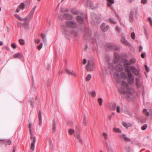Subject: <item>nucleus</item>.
I'll return each instance as SVG.
<instances>
[{
  "label": "nucleus",
  "mask_w": 152,
  "mask_h": 152,
  "mask_svg": "<svg viewBox=\"0 0 152 152\" xmlns=\"http://www.w3.org/2000/svg\"><path fill=\"white\" fill-rule=\"evenodd\" d=\"M95 68V65L93 60H88V63L86 65V69L90 71L93 70Z\"/></svg>",
  "instance_id": "1"
},
{
  "label": "nucleus",
  "mask_w": 152,
  "mask_h": 152,
  "mask_svg": "<svg viewBox=\"0 0 152 152\" xmlns=\"http://www.w3.org/2000/svg\"><path fill=\"white\" fill-rule=\"evenodd\" d=\"M121 87L119 89L120 93L121 94H124L125 93L124 89L128 86L127 83L125 81L122 80L121 82Z\"/></svg>",
  "instance_id": "2"
},
{
  "label": "nucleus",
  "mask_w": 152,
  "mask_h": 152,
  "mask_svg": "<svg viewBox=\"0 0 152 152\" xmlns=\"http://www.w3.org/2000/svg\"><path fill=\"white\" fill-rule=\"evenodd\" d=\"M66 24L67 27L74 28H76L77 26L76 23L74 21H67L66 22Z\"/></svg>",
  "instance_id": "3"
},
{
  "label": "nucleus",
  "mask_w": 152,
  "mask_h": 152,
  "mask_svg": "<svg viewBox=\"0 0 152 152\" xmlns=\"http://www.w3.org/2000/svg\"><path fill=\"white\" fill-rule=\"evenodd\" d=\"M130 69L132 73L135 74L136 76L139 77H141V74H140L139 70L134 66H130Z\"/></svg>",
  "instance_id": "4"
},
{
  "label": "nucleus",
  "mask_w": 152,
  "mask_h": 152,
  "mask_svg": "<svg viewBox=\"0 0 152 152\" xmlns=\"http://www.w3.org/2000/svg\"><path fill=\"white\" fill-rule=\"evenodd\" d=\"M106 45L107 48L110 50H118V47L113 43H107Z\"/></svg>",
  "instance_id": "5"
},
{
  "label": "nucleus",
  "mask_w": 152,
  "mask_h": 152,
  "mask_svg": "<svg viewBox=\"0 0 152 152\" xmlns=\"http://www.w3.org/2000/svg\"><path fill=\"white\" fill-rule=\"evenodd\" d=\"M84 3L85 4H86V7L91 9H94V7L92 3L89 0H85Z\"/></svg>",
  "instance_id": "6"
},
{
  "label": "nucleus",
  "mask_w": 152,
  "mask_h": 152,
  "mask_svg": "<svg viewBox=\"0 0 152 152\" xmlns=\"http://www.w3.org/2000/svg\"><path fill=\"white\" fill-rule=\"evenodd\" d=\"M127 81L129 84H132L134 82V77L131 73H128Z\"/></svg>",
  "instance_id": "7"
},
{
  "label": "nucleus",
  "mask_w": 152,
  "mask_h": 152,
  "mask_svg": "<svg viewBox=\"0 0 152 152\" xmlns=\"http://www.w3.org/2000/svg\"><path fill=\"white\" fill-rule=\"evenodd\" d=\"M100 27L103 31L105 32L109 28V26L108 25L105 26V23H103L101 25Z\"/></svg>",
  "instance_id": "8"
},
{
  "label": "nucleus",
  "mask_w": 152,
  "mask_h": 152,
  "mask_svg": "<svg viewBox=\"0 0 152 152\" xmlns=\"http://www.w3.org/2000/svg\"><path fill=\"white\" fill-rule=\"evenodd\" d=\"M91 15L92 19L94 23H97V20H98V18L97 17V15L93 12H91Z\"/></svg>",
  "instance_id": "9"
},
{
  "label": "nucleus",
  "mask_w": 152,
  "mask_h": 152,
  "mask_svg": "<svg viewBox=\"0 0 152 152\" xmlns=\"http://www.w3.org/2000/svg\"><path fill=\"white\" fill-rule=\"evenodd\" d=\"M63 17L67 20H72L73 18V17L72 15L69 14L65 13L64 14L63 16Z\"/></svg>",
  "instance_id": "10"
},
{
  "label": "nucleus",
  "mask_w": 152,
  "mask_h": 152,
  "mask_svg": "<svg viewBox=\"0 0 152 152\" xmlns=\"http://www.w3.org/2000/svg\"><path fill=\"white\" fill-rule=\"evenodd\" d=\"M124 67L121 64L117 65L115 67V69L118 72H121L123 70Z\"/></svg>",
  "instance_id": "11"
},
{
  "label": "nucleus",
  "mask_w": 152,
  "mask_h": 152,
  "mask_svg": "<svg viewBox=\"0 0 152 152\" xmlns=\"http://www.w3.org/2000/svg\"><path fill=\"white\" fill-rule=\"evenodd\" d=\"M76 19L79 23L82 24L84 22L83 18L81 16L78 15L76 17Z\"/></svg>",
  "instance_id": "12"
},
{
  "label": "nucleus",
  "mask_w": 152,
  "mask_h": 152,
  "mask_svg": "<svg viewBox=\"0 0 152 152\" xmlns=\"http://www.w3.org/2000/svg\"><path fill=\"white\" fill-rule=\"evenodd\" d=\"M36 8H37V6H35L31 10V11H30V12L29 15L27 17V18H28H28H32L33 15V14L34 13V12L35 10L36 9Z\"/></svg>",
  "instance_id": "13"
},
{
  "label": "nucleus",
  "mask_w": 152,
  "mask_h": 152,
  "mask_svg": "<svg viewBox=\"0 0 152 152\" xmlns=\"http://www.w3.org/2000/svg\"><path fill=\"white\" fill-rule=\"evenodd\" d=\"M74 136L77 139L79 140L80 143H83V140L81 138L79 134L76 133L74 134Z\"/></svg>",
  "instance_id": "14"
},
{
  "label": "nucleus",
  "mask_w": 152,
  "mask_h": 152,
  "mask_svg": "<svg viewBox=\"0 0 152 152\" xmlns=\"http://www.w3.org/2000/svg\"><path fill=\"white\" fill-rule=\"evenodd\" d=\"M52 131L53 133H55L56 132V125L55 120L54 119L53 120L52 122Z\"/></svg>",
  "instance_id": "15"
},
{
  "label": "nucleus",
  "mask_w": 152,
  "mask_h": 152,
  "mask_svg": "<svg viewBox=\"0 0 152 152\" xmlns=\"http://www.w3.org/2000/svg\"><path fill=\"white\" fill-rule=\"evenodd\" d=\"M134 12L133 11L131 10L129 14V20L131 23L133 21Z\"/></svg>",
  "instance_id": "16"
},
{
  "label": "nucleus",
  "mask_w": 152,
  "mask_h": 152,
  "mask_svg": "<svg viewBox=\"0 0 152 152\" xmlns=\"http://www.w3.org/2000/svg\"><path fill=\"white\" fill-rule=\"evenodd\" d=\"M140 78H136L135 79V84L136 86L138 88L140 87Z\"/></svg>",
  "instance_id": "17"
},
{
  "label": "nucleus",
  "mask_w": 152,
  "mask_h": 152,
  "mask_svg": "<svg viewBox=\"0 0 152 152\" xmlns=\"http://www.w3.org/2000/svg\"><path fill=\"white\" fill-rule=\"evenodd\" d=\"M149 111L150 112H148L146 109H144L143 110V112L144 114L147 116L151 115L152 111L151 110Z\"/></svg>",
  "instance_id": "18"
},
{
  "label": "nucleus",
  "mask_w": 152,
  "mask_h": 152,
  "mask_svg": "<svg viewBox=\"0 0 152 152\" xmlns=\"http://www.w3.org/2000/svg\"><path fill=\"white\" fill-rule=\"evenodd\" d=\"M124 69L125 71L128 73H131V70H130V66H128L127 65H124Z\"/></svg>",
  "instance_id": "19"
},
{
  "label": "nucleus",
  "mask_w": 152,
  "mask_h": 152,
  "mask_svg": "<svg viewBox=\"0 0 152 152\" xmlns=\"http://www.w3.org/2000/svg\"><path fill=\"white\" fill-rule=\"evenodd\" d=\"M135 91L134 89L132 88H128L127 90V92L129 94H133Z\"/></svg>",
  "instance_id": "20"
},
{
  "label": "nucleus",
  "mask_w": 152,
  "mask_h": 152,
  "mask_svg": "<svg viewBox=\"0 0 152 152\" xmlns=\"http://www.w3.org/2000/svg\"><path fill=\"white\" fill-rule=\"evenodd\" d=\"M22 56L21 53H19L13 55V57L14 58H20Z\"/></svg>",
  "instance_id": "21"
},
{
  "label": "nucleus",
  "mask_w": 152,
  "mask_h": 152,
  "mask_svg": "<svg viewBox=\"0 0 152 152\" xmlns=\"http://www.w3.org/2000/svg\"><path fill=\"white\" fill-rule=\"evenodd\" d=\"M39 125L40 126L42 124V113L40 111L39 112Z\"/></svg>",
  "instance_id": "22"
},
{
  "label": "nucleus",
  "mask_w": 152,
  "mask_h": 152,
  "mask_svg": "<svg viewBox=\"0 0 152 152\" xmlns=\"http://www.w3.org/2000/svg\"><path fill=\"white\" fill-rule=\"evenodd\" d=\"M16 18L19 19L20 21H23V20H25L26 21H28L30 19H28V18H21L19 15H16Z\"/></svg>",
  "instance_id": "23"
},
{
  "label": "nucleus",
  "mask_w": 152,
  "mask_h": 152,
  "mask_svg": "<svg viewBox=\"0 0 152 152\" xmlns=\"http://www.w3.org/2000/svg\"><path fill=\"white\" fill-rule=\"evenodd\" d=\"M122 124L123 126L126 129L128 128L129 127L131 126V124L129 123L127 124L126 122L124 121L122 122Z\"/></svg>",
  "instance_id": "24"
},
{
  "label": "nucleus",
  "mask_w": 152,
  "mask_h": 152,
  "mask_svg": "<svg viewBox=\"0 0 152 152\" xmlns=\"http://www.w3.org/2000/svg\"><path fill=\"white\" fill-rule=\"evenodd\" d=\"M115 57V59L114 60V63H116L117 62L118 60V54L117 53H115L114 54Z\"/></svg>",
  "instance_id": "25"
},
{
  "label": "nucleus",
  "mask_w": 152,
  "mask_h": 152,
  "mask_svg": "<svg viewBox=\"0 0 152 152\" xmlns=\"http://www.w3.org/2000/svg\"><path fill=\"white\" fill-rule=\"evenodd\" d=\"M116 104L115 103L110 104V108L112 110H115L116 108Z\"/></svg>",
  "instance_id": "26"
},
{
  "label": "nucleus",
  "mask_w": 152,
  "mask_h": 152,
  "mask_svg": "<svg viewBox=\"0 0 152 152\" xmlns=\"http://www.w3.org/2000/svg\"><path fill=\"white\" fill-rule=\"evenodd\" d=\"M121 76L122 79L124 80L127 78V76L126 74L124 72H122L121 73Z\"/></svg>",
  "instance_id": "27"
},
{
  "label": "nucleus",
  "mask_w": 152,
  "mask_h": 152,
  "mask_svg": "<svg viewBox=\"0 0 152 152\" xmlns=\"http://www.w3.org/2000/svg\"><path fill=\"white\" fill-rule=\"evenodd\" d=\"M107 6L108 7H110L112 4L114 3V0H107Z\"/></svg>",
  "instance_id": "28"
},
{
  "label": "nucleus",
  "mask_w": 152,
  "mask_h": 152,
  "mask_svg": "<svg viewBox=\"0 0 152 152\" xmlns=\"http://www.w3.org/2000/svg\"><path fill=\"white\" fill-rule=\"evenodd\" d=\"M113 131L115 132L118 133H121L122 132L121 130L119 128L115 127L113 129Z\"/></svg>",
  "instance_id": "29"
},
{
  "label": "nucleus",
  "mask_w": 152,
  "mask_h": 152,
  "mask_svg": "<svg viewBox=\"0 0 152 152\" xmlns=\"http://www.w3.org/2000/svg\"><path fill=\"white\" fill-rule=\"evenodd\" d=\"M124 65H130V63L128 61V60L127 59H124Z\"/></svg>",
  "instance_id": "30"
},
{
  "label": "nucleus",
  "mask_w": 152,
  "mask_h": 152,
  "mask_svg": "<svg viewBox=\"0 0 152 152\" xmlns=\"http://www.w3.org/2000/svg\"><path fill=\"white\" fill-rule=\"evenodd\" d=\"M60 10L62 12H68L69 11V9L68 8L64 7L61 8Z\"/></svg>",
  "instance_id": "31"
},
{
  "label": "nucleus",
  "mask_w": 152,
  "mask_h": 152,
  "mask_svg": "<svg viewBox=\"0 0 152 152\" xmlns=\"http://www.w3.org/2000/svg\"><path fill=\"white\" fill-rule=\"evenodd\" d=\"M25 7V4L24 3H21L19 5V7L20 9L23 10Z\"/></svg>",
  "instance_id": "32"
},
{
  "label": "nucleus",
  "mask_w": 152,
  "mask_h": 152,
  "mask_svg": "<svg viewBox=\"0 0 152 152\" xmlns=\"http://www.w3.org/2000/svg\"><path fill=\"white\" fill-rule=\"evenodd\" d=\"M71 12L75 14H77L78 13V11L76 9H72L71 10Z\"/></svg>",
  "instance_id": "33"
},
{
  "label": "nucleus",
  "mask_w": 152,
  "mask_h": 152,
  "mask_svg": "<svg viewBox=\"0 0 152 152\" xmlns=\"http://www.w3.org/2000/svg\"><path fill=\"white\" fill-rule=\"evenodd\" d=\"M102 135L104 137L105 140H107L108 139V137L107 136V134L106 132H103Z\"/></svg>",
  "instance_id": "34"
},
{
  "label": "nucleus",
  "mask_w": 152,
  "mask_h": 152,
  "mask_svg": "<svg viewBox=\"0 0 152 152\" xmlns=\"http://www.w3.org/2000/svg\"><path fill=\"white\" fill-rule=\"evenodd\" d=\"M136 60L134 58H131L129 60V63H130V64H134L136 62Z\"/></svg>",
  "instance_id": "35"
},
{
  "label": "nucleus",
  "mask_w": 152,
  "mask_h": 152,
  "mask_svg": "<svg viewBox=\"0 0 152 152\" xmlns=\"http://www.w3.org/2000/svg\"><path fill=\"white\" fill-rule=\"evenodd\" d=\"M41 38L43 40L44 42H46V39L45 37V35L44 34H42L40 35Z\"/></svg>",
  "instance_id": "36"
},
{
  "label": "nucleus",
  "mask_w": 152,
  "mask_h": 152,
  "mask_svg": "<svg viewBox=\"0 0 152 152\" xmlns=\"http://www.w3.org/2000/svg\"><path fill=\"white\" fill-rule=\"evenodd\" d=\"M91 75L90 74H88L87 76L86 77V81H89L91 80Z\"/></svg>",
  "instance_id": "37"
},
{
  "label": "nucleus",
  "mask_w": 152,
  "mask_h": 152,
  "mask_svg": "<svg viewBox=\"0 0 152 152\" xmlns=\"http://www.w3.org/2000/svg\"><path fill=\"white\" fill-rule=\"evenodd\" d=\"M84 117L83 120V124L85 126H86V125L87 121L86 120V117L85 115H84Z\"/></svg>",
  "instance_id": "38"
},
{
  "label": "nucleus",
  "mask_w": 152,
  "mask_h": 152,
  "mask_svg": "<svg viewBox=\"0 0 152 152\" xmlns=\"http://www.w3.org/2000/svg\"><path fill=\"white\" fill-rule=\"evenodd\" d=\"M11 141L10 140H9L7 141L6 142H4L3 143V144H5V145H10V144L11 143Z\"/></svg>",
  "instance_id": "39"
},
{
  "label": "nucleus",
  "mask_w": 152,
  "mask_h": 152,
  "mask_svg": "<svg viewBox=\"0 0 152 152\" xmlns=\"http://www.w3.org/2000/svg\"><path fill=\"white\" fill-rule=\"evenodd\" d=\"M116 81L118 83H119L121 81V78L119 77H115V78Z\"/></svg>",
  "instance_id": "40"
},
{
  "label": "nucleus",
  "mask_w": 152,
  "mask_h": 152,
  "mask_svg": "<svg viewBox=\"0 0 152 152\" xmlns=\"http://www.w3.org/2000/svg\"><path fill=\"white\" fill-rule=\"evenodd\" d=\"M98 102L100 105H102L103 102V100L101 98H99L98 99Z\"/></svg>",
  "instance_id": "41"
},
{
  "label": "nucleus",
  "mask_w": 152,
  "mask_h": 152,
  "mask_svg": "<svg viewBox=\"0 0 152 152\" xmlns=\"http://www.w3.org/2000/svg\"><path fill=\"white\" fill-rule=\"evenodd\" d=\"M148 20L149 22L150 25L152 26V19L151 17H149L147 19Z\"/></svg>",
  "instance_id": "42"
},
{
  "label": "nucleus",
  "mask_w": 152,
  "mask_h": 152,
  "mask_svg": "<svg viewBox=\"0 0 152 152\" xmlns=\"http://www.w3.org/2000/svg\"><path fill=\"white\" fill-rule=\"evenodd\" d=\"M147 125L146 124H145L143 125L141 127V129L142 130H145L147 127Z\"/></svg>",
  "instance_id": "43"
},
{
  "label": "nucleus",
  "mask_w": 152,
  "mask_h": 152,
  "mask_svg": "<svg viewBox=\"0 0 152 152\" xmlns=\"http://www.w3.org/2000/svg\"><path fill=\"white\" fill-rule=\"evenodd\" d=\"M71 34L75 36H77V32L75 31H73L71 32Z\"/></svg>",
  "instance_id": "44"
},
{
  "label": "nucleus",
  "mask_w": 152,
  "mask_h": 152,
  "mask_svg": "<svg viewBox=\"0 0 152 152\" xmlns=\"http://www.w3.org/2000/svg\"><path fill=\"white\" fill-rule=\"evenodd\" d=\"M91 96L93 97H95L96 96V92L95 91H93L91 93Z\"/></svg>",
  "instance_id": "45"
},
{
  "label": "nucleus",
  "mask_w": 152,
  "mask_h": 152,
  "mask_svg": "<svg viewBox=\"0 0 152 152\" xmlns=\"http://www.w3.org/2000/svg\"><path fill=\"white\" fill-rule=\"evenodd\" d=\"M28 128L29 132L31 133V131H32L31 127L32 126V124L31 123H29V124L28 125Z\"/></svg>",
  "instance_id": "46"
},
{
  "label": "nucleus",
  "mask_w": 152,
  "mask_h": 152,
  "mask_svg": "<svg viewBox=\"0 0 152 152\" xmlns=\"http://www.w3.org/2000/svg\"><path fill=\"white\" fill-rule=\"evenodd\" d=\"M43 44L42 43H40L39 45L37 47V48L40 50L42 47Z\"/></svg>",
  "instance_id": "47"
},
{
  "label": "nucleus",
  "mask_w": 152,
  "mask_h": 152,
  "mask_svg": "<svg viewBox=\"0 0 152 152\" xmlns=\"http://www.w3.org/2000/svg\"><path fill=\"white\" fill-rule=\"evenodd\" d=\"M19 42L21 45H23L25 43L24 40L23 39H20L19 40Z\"/></svg>",
  "instance_id": "48"
},
{
  "label": "nucleus",
  "mask_w": 152,
  "mask_h": 152,
  "mask_svg": "<svg viewBox=\"0 0 152 152\" xmlns=\"http://www.w3.org/2000/svg\"><path fill=\"white\" fill-rule=\"evenodd\" d=\"M61 29H62L63 31H66V29L67 28V27L64 25H62L61 27Z\"/></svg>",
  "instance_id": "49"
},
{
  "label": "nucleus",
  "mask_w": 152,
  "mask_h": 152,
  "mask_svg": "<svg viewBox=\"0 0 152 152\" xmlns=\"http://www.w3.org/2000/svg\"><path fill=\"white\" fill-rule=\"evenodd\" d=\"M124 136V137L123 138L124 139V140L127 141H130V140L125 135Z\"/></svg>",
  "instance_id": "50"
},
{
  "label": "nucleus",
  "mask_w": 152,
  "mask_h": 152,
  "mask_svg": "<svg viewBox=\"0 0 152 152\" xmlns=\"http://www.w3.org/2000/svg\"><path fill=\"white\" fill-rule=\"evenodd\" d=\"M35 144L31 143V148L32 151H34V149Z\"/></svg>",
  "instance_id": "51"
},
{
  "label": "nucleus",
  "mask_w": 152,
  "mask_h": 152,
  "mask_svg": "<svg viewBox=\"0 0 152 152\" xmlns=\"http://www.w3.org/2000/svg\"><path fill=\"white\" fill-rule=\"evenodd\" d=\"M28 102L30 104L32 107H33L34 106V102L32 101V100H28Z\"/></svg>",
  "instance_id": "52"
},
{
  "label": "nucleus",
  "mask_w": 152,
  "mask_h": 152,
  "mask_svg": "<svg viewBox=\"0 0 152 152\" xmlns=\"http://www.w3.org/2000/svg\"><path fill=\"white\" fill-rule=\"evenodd\" d=\"M66 72L67 73H69V74L72 75H73V71H69L68 69H66Z\"/></svg>",
  "instance_id": "53"
},
{
  "label": "nucleus",
  "mask_w": 152,
  "mask_h": 152,
  "mask_svg": "<svg viewBox=\"0 0 152 152\" xmlns=\"http://www.w3.org/2000/svg\"><path fill=\"white\" fill-rule=\"evenodd\" d=\"M69 132L70 135H71L74 132V130L73 129H69Z\"/></svg>",
  "instance_id": "54"
},
{
  "label": "nucleus",
  "mask_w": 152,
  "mask_h": 152,
  "mask_svg": "<svg viewBox=\"0 0 152 152\" xmlns=\"http://www.w3.org/2000/svg\"><path fill=\"white\" fill-rule=\"evenodd\" d=\"M131 37L132 39H135V34L134 32H132L131 34Z\"/></svg>",
  "instance_id": "55"
},
{
  "label": "nucleus",
  "mask_w": 152,
  "mask_h": 152,
  "mask_svg": "<svg viewBox=\"0 0 152 152\" xmlns=\"http://www.w3.org/2000/svg\"><path fill=\"white\" fill-rule=\"evenodd\" d=\"M114 78L115 77H120L119 74L117 72H115L114 74Z\"/></svg>",
  "instance_id": "56"
},
{
  "label": "nucleus",
  "mask_w": 152,
  "mask_h": 152,
  "mask_svg": "<svg viewBox=\"0 0 152 152\" xmlns=\"http://www.w3.org/2000/svg\"><path fill=\"white\" fill-rule=\"evenodd\" d=\"M146 56L145 53H142L141 55V56L142 58H144Z\"/></svg>",
  "instance_id": "57"
},
{
  "label": "nucleus",
  "mask_w": 152,
  "mask_h": 152,
  "mask_svg": "<svg viewBox=\"0 0 152 152\" xmlns=\"http://www.w3.org/2000/svg\"><path fill=\"white\" fill-rule=\"evenodd\" d=\"M36 139L35 137H33V139L32 140V143L35 144L36 141Z\"/></svg>",
  "instance_id": "58"
},
{
  "label": "nucleus",
  "mask_w": 152,
  "mask_h": 152,
  "mask_svg": "<svg viewBox=\"0 0 152 152\" xmlns=\"http://www.w3.org/2000/svg\"><path fill=\"white\" fill-rule=\"evenodd\" d=\"M145 68L147 72H148L149 71V68L147 65H145Z\"/></svg>",
  "instance_id": "59"
},
{
  "label": "nucleus",
  "mask_w": 152,
  "mask_h": 152,
  "mask_svg": "<svg viewBox=\"0 0 152 152\" xmlns=\"http://www.w3.org/2000/svg\"><path fill=\"white\" fill-rule=\"evenodd\" d=\"M113 67H114V66H113V63H111L109 64V68L110 69L113 68Z\"/></svg>",
  "instance_id": "60"
},
{
  "label": "nucleus",
  "mask_w": 152,
  "mask_h": 152,
  "mask_svg": "<svg viewBox=\"0 0 152 152\" xmlns=\"http://www.w3.org/2000/svg\"><path fill=\"white\" fill-rule=\"evenodd\" d=\"M116 110L117 112L118 113H119L120 112V108L119 106H117V108H116Z\"/></svg>",
  "instance_id": "61"
},
{
  "label": "nucleus",
  "mask_w": 152,
  "mask_h": 152,
  "mask_svg": "<svg viewBox=\"0 0 152 152\" xmlns=\"http://www.w3.org/2000/svg\"><path fill=\"white\" fill-rule=\"evenodd\" d=\"M110 21L111 23H115L116 22L115 21L112 20L111 18L110 19Z\"/></svg>",
  "instance_id": "62"
},
{
  "label": "nucleus",
  "mask_w": 152,
  "mask_h": 152,
  "mask_svg": "<svg viewBox=\"0 0 152 152\" xmlns=\"http://www.w3.org/2000/svg\"><path fill=\"white\" fill-rule=\"evenodd\" d=\"M125 134H120L118 135V136L120 138H124V136L125 135Z\"/></svg>",
  "instance_id": "63"
},
{
  "label": "nucleus",
  "mask_w": 152,
  "mask_h": 152,
  "mask_svg": "<svg viewBox=\"0 0 152 152\" xmlns=\"http://www.w3.org/2000/svg\"><path fill=\"white\" fill-rule=\"evenodd\" d=\"M11 46L14 48L15 49L16 48V46L15 43H12L11 44Z\"/></svg>",
  "instance_id": "64"
}]
</instances>
